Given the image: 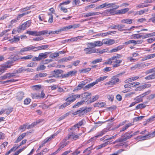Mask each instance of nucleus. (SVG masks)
Here are the masks:
<instances>
[{"mask_svg":"<svg viewBox=\"0 0 155 155\" xmlns=\"http://www.w3.org/2000/svg\"><path fill=\"white\" fill-rule=\"evenodd\" d=\"M87 97V95L86 94V93H84L81 95L79 94H74L68 97L66 99L65 101L68 102L70 104L71 103L74 102L76 99L79 98L80 97H82V98L84 99V97Z\"/></svg>","mask_w":155,"mask_h":155,"instance_id":"nucleus-1","label":"nucleus"},{"mask_svg":"<svg viewBox=\"0 0 155 155\" xmlns=\"http://www.w3.org/2000/svg\"><path fill=\"white\" fill-rule=\"evenodd\" d=\"M26 33L29 35H34L35 36H41L47 34L48 33V31L43 30L41 31H27Z\"/></svg>","mask_w":155,"mask_h":155,"instance_id":"nucleus-2","label":"nucleus"},{"mask_svg":"<svg viewBox=\"0 0 155 155\" xmlns=\"http://www.w3.org/2000/svg\"><path fill=\"white\" fill-rule=\"evenodd\" d=\"M81 134H79L78 135L76 134L74 132H72L69 133L64 138V140L65 141L69 139H73L74 140H76L80 136Z\"/></svg>","mask_w":155,"mask_h":155,"instance_id":"nucleus-3","label":"nucleus"},{"mask_svg":"<svg viewBox=\"0 0 155 155\" xmlns=\"http://www.w3.org/2000/svg\"><path fill=\"white\" fill-rule=\"evenodd\" d=\"M87 83V80H85L81 82L80 84L78 86L76 87L73 90V91H78L81 89L84 86V90H86L87 89V85L85 86Z\"/></svg>","mask_w":155,"mask_h":155,"instance_id":"nucleus-4","label":"nucleus"},{"mask_svg":"<svg viewBox=\"0 0 155 155\" xmlns=\"http://www.w3.org/2000/svg\"><path fill=\"white\" fill-rule=\"evenodd\" d=\"M63 72V71L61 70L58 69L55 70L51 72V76L49 77V78L55 77L56 78H58L61 77V74H62Z\"/></svg>","mask_w":155,"mask_h":155,"instance_id":"nucleus-5","label":"nucleus"},{"mask_svg":"<svg viewBox=\"0 0 155 155\" xmlns=\"http://www.w3.org/2000/svg\"><path fill=\"white\" fill-rule=\"evenodd\" d=\"M87 112V109L86 108L84 107L81 108L79 110L75 111L73 113L74 115H76L79 114V115L80 116L84 115L85 114H86Z\"/></svg>","mask_w":155,"mask_h":155,"instance_id":"nucleus-6","label":"nucleus"},{"mask_svg":"<svg viewBox=\"0 0 155 155\" xmlns=\"http://www.w3.org/2000/svg\"><path fill=\"white\" fill-rule=\"evenodd\" d=\"M119 81V79L117 78L115 76H114L111 79V80L105 84L106 85H113L116 84Z\"/></svg>","mask_w":155,"mask_h":155,"instance_id":"nucleus-7","label":"nucleus"},{"mask_svg":"<svg viewBox=\"0 0 155 155\" xmlns=\"http://www.w3.org/2000/svg\"><path fill=\"white\" fill-rule=\"evenodd\" d=\"M107 132V129H104L102 130L101 131L98 132L97 133V134L95 136L91 138L88 141V143H89L91 142L92 140L94 139H96L98 137L102 136L103 135L105 134Z\"/></svg>","mask_w":155,"mask_h":155,"instance_id":"nucleus-8","label":"nucleus"},{"mask_svg":"<svg viewBox=\"0 0 155 155\" xmlns=\"http://www.w3.org/2000/svg\"><path fill=\"white\" fill-rule=\"evenodd\" d=\"M149 64V63H146V64H143V63H140V64H135L134 66L131 67V69H136V68H138V69H140L141 68H144L146 66H148Z\"/></svg>","mask_w":155,"mask_h":155,"instance_id":"nucleus-9","label":"nucleus"},{"mask_svg":"<svg viewBox=\"0 0 155 155\" xmlns=\"http://www.w3.org/2000/svg\"><path fill=\"white\" fill-rule=\"evenodd\" d=\"M104 44L103 40L102 41H96L94 42L89 43L88 44L90 45L93 47H100L102 46Z\"/></svg>","mask_w":155,"mask_h":155,"instance_id":"nucleus-10","label":"nucleus"},{"mask_svg":"<svg viewBox=\"0 0 155 155\" xmlns=\"http://www.w3.org/2000/svg\"><path fill=\"white\" fill-rule=\"evenodd\" d=\"M155 136V131L148 135L145 136H138L137 137L138 139H141L142 140H145L147 139L148 137H153Z\"/></svg>","mask_w":155,"mask_h":155,"instance_id":"nucleus-11","label":"nucleus"},{"mask_svg":"<svg viewBox=\"0 0 155 155\" xmlns=\"http://www.w3.org/2000/svg\"><path fill=\"white\" fill-rule=\"evenodd\" d=\"M125 25H122V24L118 25H117V29H118V30L119 31H125V30H128L130 31V30L133 28H137L138 27H135L134 26H132L129 29H124L125 28Z\"/></svg>","mask_w":155,"mask_h":155,"instance_id":"nucleus-12","label":"nucleus"},{"mask_svg":"<svg viewBox=\"0 0 155 155\" xmlns=\"http://www.w3.org/2000/svg\"><path fill=\"white\" fill-rule=\"evenodd\" d=\"M99 96L98 95H97L94 96H92V97L89 98L88 97V104L91 103L97 100L99 98Z\"/></svg>","mask_w":155,"mask_h":155,"instance_id":"nucleus-13","label":"nucleus"},{"mask_svg":"<svg viewBox=\"0 0 155 155\" xmlns=\"http://www.w3.org/2000/svg\"><path fill=\"white\" fill-rule=\"evenodd\" d=\"M24 92L21 91L18 92L17 94L16 99L18 101H20L22 100L24 97Z\"/></svg>","mask_w":155,"mask_h":155,"instance_id":"nucleus-14","label":"nucleus"},{"mask_svg":"<svg viewBox=\"0 0 155 155\" xmlns=\"http://www.w3.org/2000/svg\"><path fill=\"white\" fill-rule=\"evenodd\" d=\"M104 44H106L109 45L114 44L115 43L114 40L110 39H107L103 40Z\"/></svg>","mask_w":155,"mask_h":155,"instance_id":"nucleus-15","label":"nucleus"},{"mask_svg":"<svg viewBox=\"0 0 155 155\" xmlns=\"http://www.w3.org/2000/svg\"><path fill=\"white\" fill-rule=\"evenodd\" d=\"M106 103L101 101H99L97 103H95L94 105L95 107H105Z\"/></svg>","mask_w":155,"mask_h":155,"instance_id":"nucleus-16","label":"nucleus"},{"mask_svg":"<svg viewBox=\"0 0 155 155\" xmlns=\"http://www.w3.org/2000/svg\"><path fill=\"white\" fill-rule=\"evenodd\" d=\"M117 58L114 60L115 61L114 63H115V64L113 65V67L114 68H116L119 67L120 66V64L121 63L122 60H117V58L118 57L117 56Z\"/></svg>","mask_w":155,"mask_h":155,"instance_id":"nucleus-17","label":"nucleus"},{"mask_svg":"<svg viewBox=\"0 0 155 155\" xmlns=\"http://www.w3.org/2000/svg\"><path fill=\"white\" fill-rule=\"evenodd\" d=\"M106 13L107 14H110L111 15H117V11L114 10V9H110L105 10Z\"/></svg>","mask_w":155,"mask_h":155,"instance_id":"nucleus-18","label":"nucleus"},{"mask_svg":"<svg viewBox=\"0 0 155 155\" xmlns=\"http://www.w3.org/2000/svg\"><path fill=\"white\" fill-rule=\"evenodd\" d=\"M117 58V57L116 56H114L108 59L104 63V64H111L113 62V61L115 60L116 58Z\"/></svg>","mask_w":155,"mask_h":155,"instance_id":"nucleus-19","label":"nucleus"},{"mask_svg":"<svg viewBox=\"0 0 155 155\" xmlns=\"http://www.w3.org/2000/svg\"><path fill=\"white\" fill-rule=\"evenodd\" d=\"M32 50V45H29L27 47L21 49V52H24L25 51H30Z\"/></svg>","mask_w":155,"mask_h":155,"instance_id":"nucleus-20","label":"nucleus"},{"mask_svg":"<svg viewBox=\"0 0 155 155\" xmlns=\"http://www.w3.org/2000/svg\"><path fill=\"white\" fill-rule=\"evenodd\" d=\"M26 133H25L20 135L15 142V143H17L21 141L26 135Z\"/></svg>","mask_w":155,"mask_h":155,"instance_id":"nucleus-21","label":"nucleus"},{"mask_svg":"<svg viewBox=\"0 0 155 155\" xmlns=\"http://www.w3.org/2000/svg\"><path fill=\"white\" fill-rule=\"evenodd\" d=\"M129 10V9L128 8L121 9L117 11L116 14H117V15L124 14L127 12Z\"/></svg>","mask_w":155,"mask_h":155,"instance_id":"nucleus-22","label":"nucleus"},{"mask_svg":"<svg viewBox=\"0 0 155 155\" xmlns=\"http://www.w3.org/2000/svg\"><path fill=\"white\" fill-rule=\"evenodd\" d=\"M51 52H45L44 53H40L39 54V56L41 60L42 58H45L47 57V55L49 54Z\"/></svg>","mask_w":155,"mask_h":155,"instance_id":"nucleus-23","label":"nucleus"},{"mask_svg":"<svg viewBox=\"0 0 155 155\" xmlns=\"http://www.w3.org/2000/svg\"><path fill=\"white\" fill-rule=\"evenodd\" d=\"M122 137H124L126 141L131 138L133 137V135L130 133H129L128 132H127Z\"/></svg>","mask_w":155,"mask_h":155,"instance_id":"nucleus-24","label":"nucleus"},{"mask_svg":"<svg viewBox=\"0 0 155 155\" xmlns=\"http://www.w3.org/2000/svg\"><path fill=\"white\" fill-rule=\"evenodd\" d=\"M133 20L130 19H123L121 21V23H124L127 24H130L132 23Z\"/></svg>","mask_w":155,"mask_h":155,"instance_id":"nucleus-25","label":"nucleus"},{"mask_svg":"<svg viewBox=\"0 0 155 155\" xmlns=\"http://www.w3.org/2000/svg\"><path fill=\"white\" fill-rule=\"evenodd\" d=\"M84 102V100H82L81 101L78 102L77 103L74 104L73 106V108H77L79 107V106L82 105L83 104Z\"/></svg>","mask_w":155,"mask_h":155,"instance_id":"nucleus-26","label":"nucleus"},{"mask_svg":"<svg viewBox=\"0 0 155 155\" xmlns=\"http://www.w3.org/2000/svg\"><path fill=\"white\" fill-rule=\"evenodd\" d=\"M12 61H8L4 65L2 66L6 70V68H10L12 66Z\"/></svg>","mask_w":155,"mask_h":155,"instance_id":"nucleus-27","label":"nucleus"},{"mask_svg":"<svg viewBox=\"0 0 155 155\" xmlns=\"http://www.w3.org/2000/svg\"><path fill=\"white\" fill-rule=\"evenodd\" d=\"M72 5L74 6H79L81 5L80 0H73L72 2Z\"/></svg>","mask_w":155,"mask_h":155,"instance_id":"nucleus-28","label":"nucleus"},{"mask_svg":"<svg viewBox=\"0 0 155 155\" xmlns=\"http://www.w3.org/2000/svg\"><path fill=\"white\" fill-rule=\"evenodd\" d=\"M150 6L149 4H145L144 3H142L136 5V8H141L146 7Z\"/></svg>","mask_w":155,"mask_h":155,"instance_id":"nucleus-29","label":"nucleus"},{"mask_svg":"<svg viewBox=\"0 0 155 155\" xmlns=\"http://www.w3.org/2000/svg\"><path fill=\"white\" fill-rule=\"evenodd\" d=\"M109 143H110V142L109 141L106 142L104 143L101 144L98 146L97 147V150L100 149L102 147H105L107 145L109 144Z\"/></svg>","mask_w":155,"mask_h":155,"instance_id":"nucleus-30","label":"nucleus"},{"mask_svg":"<svg viewBox=\"0 0 155 155\" xmlns=\"http://www.w3.org/2000/svg\"><path fill=\"white\" fill-rule=\"evenodd\" d=\"M33 57V55L31 54L28 55L26 56L21 57L19 59H23V60H29L31 59Z\"/></svg>","mask_w":155,"mask_h":155,"instance_id":"nucleus-31","label":"nucleus"},{"mask_svg":"<svg viewBox=\"0 0 155 155\" xmlns=\"http://www.w3.org/2000/svg\"><path fill=\"white\" fill-rule=\"evenodd\" d=\"M146 105L142 103L138 104L135 107V110H137L139 109L143 108L146 107Z\"/></svg>","mask_w":155,"mask_h":155,"instance_id":"nucleus-32","label":"nucleus"},{"mask_svg":"<svg viewBox=\"0 0 155 155\" xmlns=\"http://www.w3.org/2000/svg\"><path fill=\"white\" fill-rule=\"evenodd\" d=\"M134 100L135 101V102L137 104L142 102L143 101L142 98H141V97H140V96H138L135 97L134 98Z\"/></svg>","mask_w":155,"mask_h":155,"instance_id":"nucleus-33","label":"nucleus"},{"mask_svg":"<svg viewBox=\"0 0 155 155\" xmlns=\"http://www.w3.org/2000/svg\"><path fill=\"white\" fill-rule=\"evenodd\" d=\"M132 124L131 123H129L126 124L125 126H124L120 130V132L124 131L127 129L129 127L131 126Z\"/></svg>","mask_w":155,"mask_h":155,"instance_id":"nucleus-34","label":"nucleus"},{"mask_svg":"<svg viewBox=\"0 0 155 155\" xmlns=\"http://www.w3.org/2000/svg\"><path fill=\"white\" fill-rule=\"evenodd\" d=\"M145 78L147 80H150L155 79V73L145 77Z\"/></svg>","mask_w":155,"mask_h":155,"instance_id":"nucleus-35","label":"nucleus"},{"mask_svg":"<svg viewBox=\"0 0 155 155\" xmlns=\"http://www.w3.org/2000/svg\"><path fill=\"white\" fill-rule=\"evenodd\" d=\"M107 77V76H105L100 77L96 79V80L95 81V82L97 84L98 82L103 81L105 79H106Z\"/></svg>","mask_w":155,"mask_h":155,"instance_id":"nucleus-36","label":"nucleus"},{"mask_svg":"<svg viewBox=\"0 0 155 155\" xmlns=\"http://www.w3.org/2000/svg\"><path fill=\"white\" fill-rule=\"evenodd\" d=\"M149 9L148 8H145L138 12L137 14L139 15H142L145 13L149 11Z\"/></svg>","mask_w":155,"mask_h":155,"instance_id":"nucleus-37","label":"nucleus"},{"mask_svg":"<svg viewBox=\"0 0 155 155\" xmlns=\"http://www.w3.org/2000/svg\"><path fill=\"white\" fill-rule=\"evenodd\" d=\"M155 57V53L150 54L144 57V60H147L153 58Z\"/></svg>","mask_w":155,"mask_h":155,"instance_id":"nucleus-38","label":"nucleus"},{"mask_svg":"<svg viewBox=\"0 0 155 155\" xmlns=\"http://www.w3.org/2000/svg\"><path fill=\"white\" fill-rule=\"evenodd\" d=\"M83 38V36H80L71 38V41H78V39H81Z\"/></svg>","mask_w":155,"mask_h":155,"instance_id":"nucleus-39","label":"nucleus"},{"mask_svg":"<svg viewBox=\"0 0 155 155\" xmlns=\"http://www.w3.org/2000/svg\"><path fill=\"white\" fill-rule=\"evenodd\" d=\"M25 71V68L24 67H22L16 70V73L17 74H19L22 73V72H24Z\"/></svg>","mask_w":155,"mask_h":155,"instance_id":"nucleus-40","label":"nucleus"},{"mask_svg":"<svg viewBox=\"0 0 155 155\" xmlns=\"http://www.w3.org/2000/svg\"><path fill=\"white\" fill-rule=\"evenodd\" d=\"M59 55V54L58 52H54L51 54L49 56L50 58L54 59Z\"/></svg>","mask_w":155,"mask_h":155,"instance_id":"nucleus-41","label":"nucleus"},{"mask_svg":"<svg viewBox=\"0 0 155 155\" xmlns=\"http://www.w3.org/2000/svg\"><path fill=\"white\" fill-rule=\"evenodd\" d=\"M62 31L61 30V28L60 29L58 30L55 31H50L49 32H48V33L50 35L51 34H58L60 32Z\"/></svg>","mask_w":155,"mask_h":155,"instance_id":"nucleus-42","label":"nucleus"},{"mask_svg":"<svg viewBox=\"0 0 155 155\" xmlns=\"http://www.w3.org/2000/svg\"><path fill=\"white\" fill-rule=\"evenodd\" d=\"M105 7L107 8H109L112 7L113 5H115V3H109L108 2H106L104 3Z\"/></svg>","mask_w":155,"mask_h":155,"instance_id":"nucleus-43","label":"nucleus"},{"mask_svg":"<svg viewBox=\"0 0 155 155\" xmlns=\"http://www.w3.org/2000/svg\"><path fill=\"white\" fill-rule=\"evenodd\" d=\"M70 104L68 102L66 101V102L64 103L63 104H62L59 107V109H63V108H65V107L69 105Z\"/></svg>","mask_w":155,"mask_h":155,"instance_id":"nucleus-44","label":"nucleus"},{"mask_svg":"<svg viewBox=\"0 0 155 155\" xmlns=\"http://www.w3.org/2000/svg\"><path fill=\"white\" fill-rule=\"evenodd\" d=\"M77 73V71L76 70H73L71 71H70L67 72L68 77L70 76H73L74 75Z\"/></svg>","mask_w":155,"mask_h":155,"instance_id":"nucleus-45","label":"nucleus"},{"mask_svg":"<svg viewBox=\"0 0 155 155\" xmlns=\"http://www.w3.org/2000/svg\"><path fill=\"white\" fill-rule=\"evenodd\" d=\"M74 58L73 56H69L67 58H64L61 59L62 62H66L68 61L71 60Z\"/></svg>","mask_w":155,"mask_h":155,"instance_id":"nucleus-46","label":"nucleus"},{"mask_svg":"<svg viewBox=\"0 0 155 155\" xmlns=\"http://www.w3.org/2000/svg\"><path fill=\"white\" fill-rule=\"evenodd\" d=\"M48 139H47V138L45 139L42 142L41 144L39 146L38 150H39L41 147H43L45 145V144L48 142Z\"/></svg>","mask_w":155,"mask_h":155,"instance_id":"nucleus-47","label":"nucleus"},{"mask_svg":"<svg viewBox=\"0 0 155 155\" xmlns=\"http://www.w3.org/2000/svg\"><path fill=\"white\" fill-rule=\"evenodd\" d=\"M18 81V80H15L14 79H12L7 80L5 81L1 82V83L3 84H4L5 83H12V82L16 81Z\"/></svg>","mask_w":155,"mask_h":155,"instance_id":"nucleus-48","label":"nucleus"},{"mask_svg":"<svg viewBox=\"0 0 155 155\" xmlns=\"http://www.w3.org/2000/svg\"><path fill=\"white\" fill-rule=\"evenodd\" d=\"M46 68V67L44 65H40L38 67L36 68L37 71H39L40 70H43L45 69Z\"/></svg>","mask_w":155,"mask_h":155,"instance_id":"nucleus-49","label":"nucleus"},{"mask_svg":"<svg viewBox=\"0 0 155 155\" xmlns=\"http://www.w3.org/2000/svg\"><path fill=\"white\" fill-rule=\"evenodd\" d=\"M125 140L124 139V137L120 138H119L115 142H114V143H118V142H123L124 141H125Z\"/></svg>","mask_w":155,"mask_h":155,"instance_id":"nucleus-50","label":"nucleus"},{"mask_svg":"<svg viewBox=\"0 0 155 155\" xmlns=\"http://www.w3.org/2000/svg\"><path fill=\"white\" fill-rule=\"evenodd\" d=\"M31 12V11L26 12L24 13L18 15L17 18L18 19L20 18H21L23 16Z\"/></svg>","mask_w":155,"mask_h":155,"instance_id":"nucleus-51","label":"nucleus"},{"mask_svg":"<svg viewBox=\"0 0 155 155\" xmlns=\"http://www.w3.org/2000/svg\"><path fill=\"white\" fill-rule=\"evenodd\" d=\"M102 61V59L101 58H100L99 59H95L93 61H92L91 62V64H94L97 63H99L101 62Z\"/></svg>","mask_w":155,"mask_h":155,"instance_id":"nucleus-52","label":"nucleus"},{"mask_svg":"<svg viewBox=\"0 0 155 155\" xmlns=\"http://www.w3.org/2000/svg\"><path fill=\"white\" fill-rule=\"evenodd\" d=\"M19 37H16L15 36H14V37L13 39L10 40V41H11L12 42H15L19 41Z\"/></svg>","mask_w":155,"mask_h":155,"instance_id":"nucleus-53","label":"nucleus"},{"mask_svg":"<svg viewBox=\"0 0 155 155\" xmlns=\"http://www.w3.org/2000/svg\"><path fill=\"white\" fill-rule=\"evenodd\" d=\"M152 17L149 19V21H152L153 23H155V13L152 14Z\"/></svg>","mask_w":155,"mask_h":155,"instance_id":"nucleus-54","label":"nucleus"},{"mask_svg":"<svg viewBox=\"0 0 155 155\" xmlns=\"http://www.w3.org/2000/svg\"><path fill=\"white\" fill-rule=\"evenodd\" d=\"M41 88V86L40 85H35L32 86V88L34 90H38L40 89Z\"/></svg>","mask_w":155,"mask_h":155,"instance_id":"nucleus-55","label":"nucleus"},{"mask_svg":"<svg viewBox=\"0 0 155 155\" xmlns=\"http://www.w3.org/2000/svg\"><path fill=\"white\" fill-rule=\"evenodd\" d=\"M71 25H69L61 28V30L63 31L65 30H67L70 29H71Z\"/></svg>","mask_w":155,"mask_h":155,"instance_id":"nucleus-56","label":"nucleus"},{"mask_svg":"<svg viewBox=\"0 0 155 155\" xmlns=\"http://www.w3.org/2000/svg\"><path fill=\"white\" fill-rule=\"evenodd\" d=\"M26 141H27V140L26 139H25V140H23L20 143V145L19 146H18V147H16V146H15V150H16V149H18V148H19V147L21 146L22 145L25 144L26 142Z\"/></svg>","mask_w":155,"mask_h":155,"instance_id":"nucleus-57","label":"nucleus"},{"mask_svg":"<svg viewBox=\"0 0 155 155\" xmlns=\"http://www.w3.org/2000/svg\"><path fill=\"white\" fill-rule=\"evenodd\" d=\"M39 49L41 50H45L48 48L49 47L48 45H42L39 46Z\"/></svg>","mask_w":155,"mask_h":155,"instance_id":"nucleus-58","label":"nucleus"},{"mask_svg":"<svg viewBox=\"0 0 155 155\" xmlns=\"http://www.w3.org/2000/svg\"><path fill=\"white\" fill-rule=\"evenodd\" d=\"M31 22L30 21H28L25 22L23 24L25 25L26 28L29 27L30 25Z\"/></svg>","mask_w":155,"mask_h":155,"instance_id":"nucleus-59","label":"nucleus"},{"mask_svg":"<svg viewBox=\"0 0 155 155\" xmlns=\"http://www.w3.org/2000/svg\"><path fill=\"white\" fill-rule=\"evenodd\" d=\"M31 100L28 98H26L24 101V104H28L30 102Z\"/></svg>","mask_w":155,"mask_h":155,"instance_id":"nucleus-60","label":"nucleus"},{"mask_svg":"<svg viewBox=\"0 0 155 155\" xmlns=\"http://www.w3.org/2000/svg\"><path fill=\"white\" fill-rule=\"evenodd\" d=\"M48 15L50 16L48 22L49 23H51L53 21V16L50 13H48Z\"/></svg>","mask_w":155,"mask_h":155,"instance_id":"nucleus-61","label":"nucleus"},{"mask_svg":"<svg viewBox=\"0 0 155 155\" xmlns=\"http://www.w3.org/2000/svg\"><path fill=\"white\" fill-rule=\"evenodd\" d=\"M39 46L38 47H35L34 46H32V50L31 51H38L39 50Z\"/></svg>","mask_w":155,"mask_h":155,"instance_id":"nucleus-62","label":"nucleus"},{"mask_svg":"<svg viewBox=\"0 0 155 155\" xmlns=\"http://www.w3.org/2000/svg\"><path fill=\"white\" fill-rule=\"evenodd\" d=\"M153 72H155V68H154L150 69L147 71L146 72V74H148L149 73Z\"/></svg>","mask_w":155,"mask_h":155,"instance_id":"nucleus-63","label":"nucleus"},{"mask_svg":"<svg viewBox=\"0 0 155 155\" xmlns=\"http://www.w3.org/2000/svg\"><path fill=\"white\" fill-rule=\"evenodd\" d=\"M155 97V94H151L148 97L147 99L149 100H152Z\"/></svg>","mask_w":155,"mask_h":155,"instance_id":"nucleus-64","label":"nucleus"}]
</instances>
